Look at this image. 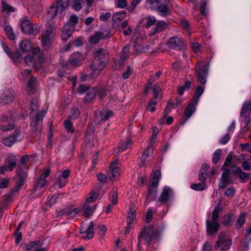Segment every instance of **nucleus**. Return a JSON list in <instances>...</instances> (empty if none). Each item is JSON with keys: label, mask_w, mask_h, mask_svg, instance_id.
<instances>
[{"label": "nucleus", "mask_w": 251, "mask_h": 251, "mask_svg": "<svg viewBox=\"0 0 251 251\" xmlns=\"http://www.w3.org/2000/svg\"><path fill=\"white\" fill-rule=\"evenodd\" d=\"M94 59L91 65V76L96 78L105 67L109 60V55L103 48H99L93 51Z\"/></svg>", "instance_id": "f257e3e1"}, {"label": "nucleus", "mask_w": 251, "mask_h": 251, "mask_svg": "<svg viewBox=\"0 0 251 251\" xmlns=\"http://www.w3.org/2000/svg\"><path fill=\"white\" fill-rule=\"evenodd\" d=\"M160 178L161 172L160 170H156L152 176H151L146 195V203L148 204L156 199L158 185Z\"/></svg>", "instance_id": "f03ea898"}, {"label": "nucleus", "mask_w": 251, "mask_h": 251, "mask_svg": "<svg viewBox=\"0 0 251 251\" xmlns=\"http://www.w3.org/2000/svg\"><path fill=\"white\" fill-rule=\"evenodd\" d=\"M46 114L45 111H41L36 115H30L31 133L33 137H40L42 129V121Z\"/></svg>", "instance_id": "7ed1b4c3"}, {"label": "nucleus", "mask_w": 251, "mask_h": 251, "mask_svg": "<svg viewBox=\"0 0 251 251\" xmlns=\"http://www.w3.org/2000/svg\"><path fill=\"white\" fill-rule=\"evenodd\" d=\"M146 3L151 9H156L163 17H167L170 14L171 10L166 0H147Z\"/></svg>", "instance_id": "20e7f679"}, {"label": "nucleus", "mask_w": 251, "mask_h": 251, "mask_svg": "<svg viewBox=\"0 0 251 251\" xmlns=\"http://www.w3.org/2000/svg\"><path fill=\"white\" fill-rule=\"evenodd\" d=\"M22 31L27 35H37L40 32V26L36 24H33L26 18L23 17L19 21Z\"/></svg>", "instance_id": "39448f33"}, {"label": "nucleus", "mask_w": 251, "mask_h": 251, "mask_svg": "<svg viewBox=\"0 0 251 251\" xmlns=\"http://www.w3.org/2000/svg\"><path fill=\"white\" fill-rule=\"evenodd\" d=\"M69 6V0H55L50 6L48 13L53 19L58 13L61 14Z\"/></svg>", "instance_id": "423d86ee"}, {"label": "nucleus", "mask_w": 251, "mask_h": 251, "mask_svg": "<svg viewBox=\"0 0 251 251\" xmlns=\"http://www.w3.org/2000/svg\"><path fill=\"white\" fill-rule=\"evenodd\" d=\"M28 176L27 171L23 169L21 167L17 168L16 170V184L11 190V193L18 192L24 185Z\"/></svg>", "instance_id": "0eeeda50"}, {"label": "nucleus", "mask_w": 251, "mask_h": 251, "mask_svg": "<svg viewBox=\"0 0 251 251\" xmlns=\"http://www.w3.org/2000/svg\"><path fill=\"white\" fill-rule=\"evenodd\" d=\"M156 235V232L153 228L150 226L145 227L139 233L138 238L140 240L143 239L148 244L153 240Z\"/></svg>", "instance_id": "6e6552de"}, {"label": "nucleus", "mask_w": 251, "mask_h": 251, "mask_svg": "<svg viewBox=\"0 0 251 251\" xmlns=\"http://www.w3.org/2000/svg\"><path fill=\"white\" fill-rule=\"evenodd\" d=\"M231 240L226 236L224 232L221 233L219 235L218 239L214 245V249L220 248L221 251L228 250L231 246Z\"/></svg>", "instance_id": "1a4fd4ad"}, {"label": "nucleus", "mask_w": 251, "mask_h": 251, "mask_svg": "<svg viewBox=\"0 0 251 251\" xmlns=\"http://www.w3.org/2000/svg\"><path fill=\"white\" fill-rule=\"evenodd\" d=\"M22 130L23 129L21 127H18L13 135L7 137L2 140V143L6 146H12L15 142L22 138Z\"/></svg>", "instance_id": "9d476101"}, {"label": "nucleus", "mask_w": 251, "mask_h": 251, "mask_svg": "<svg viewBox=\"0 0 251 251\" xmlns=\"http://www.w3.org/2000/svg\"><path fill=\"white\" fill-rule=\"evenodd\" d=\"M208 73V66L207 65L198 66V68L196 70V76L201 85H203L205 84Z\"/></svg>", "instance_id": "9b49d317"}, {"label": "nucleus", "mask_w": 251, "mask_h": 251, "mask_svg": "<svg viewBox=\"0 0 251 251\" xmlns=\"http://www.w3.org/2000/svg\"><path fill=\"white\" fill-rule=\"evenodd\" d=\"M15 97V94L12 89H5L1 96L0 101L3 104L11 103L13 101Z\"/></svg>", "instance_id": "f8f14e48"}, {"label": "nucleus", "mask_w": 251, "mask_h": 251, "mask_svg": "<svg viewBox=\"0 0 251 251\" xmlns=\"http://www.w3.org/2000/svg\"><path fill=\"white\" fill-rule=\"evenodd\" d=\"M222 170L223 172L220 178L219 188L220 189H224L227 186L228 183L232 184L233 182H231L229 180V169L222 167Z\"/></svg>", "instance_id": "ddd939ff"}, {"label": "nucleus", "mask_w": 251, "mask_h": 251, "mask_svg": "<svg viewBox=\"0 0 251 251\" xmlns=\"http://www.w3.org/2000/svg\"><path fill=\"white\" fill-rule=\"evenodd\" d=\"M181 101V98L179 97L176 98V103L175 104L172 98L170 99L167 102V107L163 112V116L161 118L162 121L165 120L167 117V116L171 112L170 108L175 109L176 107H178L180 105L179 103Z\"/></svg>", "instance_id": "4468645a"}, {"label": "nucleus", "mask_w": 251, "mask_h": 251, "mask_svg": "<svg viewBox=\"0 0 251 251\" xmlns=\"http://www.w3.org/2000/svg\"><path fill=\"white\" fill-rule=\"evenodd\" d=\"M112 36V34L109 32H107L105 34L104 32L98 31L95 32V33L89 37V41L91 44H97L100 41V39H106L110 38Z\"/></svg>", "instance_id": "2eb2a0df"}, {"label": "nucleus", "mask_w": 251, "mask_h": 251, "mask_svg": "<svg viewBox=\"0 0 251 251\" xmlns=\"http://www.w3.org/2000/svg\"><path fill=\"white\" fill-rule=\"evenodd\" d=\"M173 194V191L169 187L165 186L158 198L157 202H159L160 203H167L170 200Z\"/></svg>", "instance_id": "dca6fc26"}, {"label": "nucleus", "mask_w": 251, "mask_h": 251, "mask_svg": "<svg viewBox=\"0 0 251 251\" xmlns=\"http://www.w3.org/2000/svg\"><path fill=\"white\" fill-rule=\"evenodd\" d=\"M50 174V168H47L44 170V173L40 175L39 178L34 185V188L36 190L41 189L47 184V181L46 179Z\"/></svg>", "instance_id": "f3484780"}, {"label": "nucleus", "mask_w": 251, "mask_h": 251, "mask_svg": "<svg viewBox=\"0 0 251 251\" xmlns=\"http://www.w3.org/2000/svg\"><path fill=\"white\" fill-rule=\"evenodd\" d=\"M94 222L91 221L86 229H84L83 226H81L80 228V234H86V236L82 237L83 239L85 240L87 239L90 240L93 238L94 235Z\"/></svg>", "instance_id": "a211bd4d"}, {"label": "nucleus", "mask_w": 251, "mask_h": 251, "mask_svg": "<svg viewBox=\"0 0 251 251\" xmlns=\"http://www.w3.org/2000/svg\"><path fill=\"white\" fill-rule=\"evenodd\" d=\"M206 232L208 235H213L215 234L220 227V224L217 221L206 220Z\"/></svg>", "instance_id": "6ab92c4d"}, {"label": "nucleus", "mask_w": 251, "mask_h": 251, "mask_svg": "<svg viewBox=\"0 0 251 251\" xmlns=\"http://www.w3.org/2000/svg\"><path fill=\"white\" fill-rule=\"evenodd\" d=\"M52 30L51 28H49L45 30L43 33L42 38V43L43 46L47 47H50L52 43Z\"/></svg>", "instance_id": "aec40b11"}, {"label": "nucleus", "mask_w": 251, "mask_h": 251, "mask_svg": "<svg viewBox=\"0 0 251 251\" xmlns=\"http://www.w3.org/2000/svg\"><path fill=\"white\" fill-rule=\"evenodd\" d=\"M167 45L170 49L178 50L183 46V41L180 38L174 36L169 39Z\"/></svg>", "instance_id": "412c9836"}, {"label": "nucleus", "mask_w": 251, "mask_h": 251, "mask_svg": "<svg viewBox=\"0 0 251 251\" xmlns=\"http://www.w3.org/2000/svg\"><path fill=\"white\" fill-rule=\"evenodd\" d=\"M198 103H194L193 100H191V102L188 105L185 109L184 118V120L182 122L181 125H184L187 120L195 112L196 106Z\"/></svg>", "instance_id": "4be33fe9"}, {"label": "nucleus", "mask_w": 251, "mask_h": 251, "mask_svg": "<svg viewBox=\"0 0 251 251\" xmlns=\"http://www.w3.org/2000/svg\"><path fill=\"white\" fill-rule=\"evenodd\" d=\"M82 55L80 53L77 52L70 56L68 62L72 66L78 67L82 64Z\"/></svg>", "instance_id": "5701e85b"}, {"label": "nucleus", "mask_w": 251, "mask_h": 251, "mask_svg": "<svg viewBox=\"0 0 251 251\" xmlns=\"http://www.w3.org/2000/svg\"><path fill=\"white\" fill-rule=\"evenodd\" d=\"M251 97L249 101H245L241 108L240 116L244 118L249 117H251Z\"/></svg>", "instance_id": "b1692460"}, {"label": "nucleus", "mask_w": 251, "mask_h": 251, "mask_svg": "<svg viewBox=\"0 0 251 251\" xmlns=\"http://www.w3.org/2000/svg\"><path fill=\"white\" fill-rule=\"evenodd\" d=\"M73 27H70L68 25H65L62 29L61 33V37L63 41H67L72 36L74 31Z\"/></svg>", "instance_id": "393cba45"}, {"label": "nucleus", "mask_w": 251, "mask_h": 251, "mask_svg": "<svg viewBox=\"0 0 251 251\" xmlns=\"http://www.w3.org/2000/svg\"><path fill=\"white\" fill-rule=\"evenodd\" d=\"M97 90L95 88H92L87 92L84 99L83 101L85 103L88 104L94 100L97 95Z\"/></svg>", "instance_id": "a878e982"}, {"label": "nucleus", "mask_w": 251, "mask_h": 251, "mask_svg": "<svg viewBox=\"0 0 251 251\" xmlns=\"http://www.w3.org/2000/svg\"><path fill=\"white\" fill-rule=\"evenodd\" d=\"M19 47L23 52H28L31 49V43L28 39H25L20 42Z\"/></svg>", "instance_id": "bb28decb"}, {"label": "nucleus", "mask_w": 251, "mask_h": 251, "mask_svg": "<svg viewBox=\"0 0 251 251\" xmlns=\"http://www.w3.org/2000/svg\"><path fill=\"white\" fill-rule=\"evenodd\" d=\"M27 88L30 94H34L36 90V78L32 76L28 81Z\"/></svg>", "instance_id": "cd10ccee"}, {"label": "nucleus", "mask_w": 251, "mask_h": 251, "mask_svg": "<svg viewBox=\"0 0 251 251\" xmlns=\"http://www.w3.org/2000/svg\"><path fill=\"white\" fill-rule=\"evenodd\" d=\"M234 218L232 214L228 213L224 215L222 219V223L226 226H229L233 224Z\"/></svg>", "instance_id": "c85d7f7f"}, {"label": "nucleus", "mask_w": 251, "mask_h": 251, "mask_svg": "<svg viewBox=\"0 0 251 251\" xmlns=\"http://www.w3.org/2000/svg\"><path fill=\"white\" fill-rule=\"evenodd\" d=\"M96 205H93V207L90 206L88 203H85L83 207V215L85 217H90L96 209Z\"/></svg>", "instance_id": "c756f323"}, {"label": "nucleus", "mask_w": 251, "mask_h": 251, "mask_svg": "<svg viewBox=\"0 0 251 251\" xmlns=\"http://www.w3.org/2000/svg\"><path fill=\"white\" fill-rule=\"evenodd\" d=\"M4 165L9 171L12 172L17 165L16 159L14 157H8L5 160Z\"/></svg>", "instance_id": "7c9ffc66"}, {"label": "nucleus", "mask_w": 251, "mask_h": 251, "mask_svg": "<svg viewBox=\"0 0 251 251\" xmlns=\"http://www.w3.org/2000/svg\"><path fill=\"white\" fill-rule=\"evenodd\" d=\"M144 22H146L145 24V27L147 28H149L155 24L156 20L154 16H150L147 18H143L140 22V24Z\"/></svg>", "instance_id": "2f4dec72"}, {"label": "nucleus", "mask_w": 251, "mask_h": 251, "mask_svg": "<svg viewBox=\"0 0 251 251\" xmlns=\"http://www.w3.org/2000/svg\"><path fill=\"white\" fill-rule=\"evenodd\" d=\"M204 87L202 85H198L196 88L195 94L193 97L192 100L194 103H198L200 97L204 92Z\"/></svg>", "instance_id": "473e14b6"}, {"label": "nucleus", "mask_w": 251, "mask_h": 251, "mask_svg": "<svg viewBox=\"0 0 251 251\" xmlns=\"http://www.w3.org/2000/svg\"><path fill=\"white\" fill-rule=\"evenodd\" d=\"M1 10L2 12H6L7 13L13 12L16 11V8L8 4H7L4 0L1 1Z\"/></svg>", "instance_id": "72a5a7b5"}, {"label": "nucleus", "mask_w": 251, "mask_h": 251, "mask_svg": "<svg viewBox=\"0 0 251 251\" xmlns=\"http://www.w3.org/2000/svg\"><path fill=\"white\" fill-rule=\"evenodd\" d=\"M167 26V24L163 21H158L154 29L153 34H155L161 32L163 30H164L166 27Z\"/></svg>", "instance_id": "f704fd0d"}, {"label": "nucleus", "mask_w": 251, "mask_h": 251, "mask_svg": "<svg viewBox=\"0 0 251 251\" xmlns=\"http://www.w3.org/2000/svg\"><path fill=\"white\" fill-rule=\"evenodd\" d=\"M78 23V17L75 14L72 15L67 21L66 25H68L70 27H73L75 29V26Z\"/></svg>", "instance_id": "c9c22d12"}, {"label": "nucleus", "mask_w": 251, "mask_h": 251, "mask_svg": "<svg viewBox=\"0 0 251 251\" xmlns=\"http://www.w3.org/2000/svg\"><path fill=\"white\" fill-rule=\"evenodd\" d=\"M153 153V149L151 147H149L146 151H145L141 158L142 165L145 164L147 158L151 156Z\"/></svg>", "instance_id": "e433bc0d"}, {"label": "nucleus", "mask_w": 251, "mask_h": 251, "mask_svg": "<svg viewBox=\"0 0 251 251\" xmlns=\"http://www.w3.org/2000/svg\"><path fill=\"white\" fill-rule=\"evenodd\" d=\"M34 53L35 54H39L38 56V60L40 62H43L45 61L46 59L48 57L47 52V51H41L40 48H35L33 50Z\"/></svg>", "instance_id": "4c0bfd02"}, {"label": "nucleus", "mask_w": 251, "mask_h": 251, "mask_svg": "<svg viewBox=\"0 0 251 251\" xmlns=\"http://www.w3.org/2000/svg\"><path fill=\"white\" fill-rule=\"evenodd\" d=\"M132 144V140L130 138H127L126 140L122 142L119 146V150L123 152L128 149Z\"/></svg>", "instance_id": "58836bf2"}, {"label": "nucleus", "mask_w": 251, "mask_h": 251, "mask_svg": "<svg viewBox=\"0 0 251 251\" xmlns=\"http://www.w3.org/2000/svg\"><path fill=\"white\" fill-rule=\"evenodd\" d=\"M8 56L15 64L20 63L21 61V54L19 51L12 52Z\"/></svg>", "instance_id": "ea45409f"}, {"label": "nucleus", "mask_w": 251, "mask_h": 251, "mask_svg": "<svg viewBox=\"0 0 251 251\" xmlns=\"http://www.w3.org/2000/svg\"><path fill=\"white\" fill-rule=\"evenodd\" d=\"M243 123L245 125L241 130L242 133L247 132L250 130V128H251V117H247L244 118Z\"/></svg>", "instance_id": "a19ab883"}, {"label": "nucleus", "mask_w": 251, "mask_h": 251, "mask_svg": "<svg viewBox=\"0 0 251 251\" xmlns=\"http://www.w3.org/2000/svg\"><path fill=\"white\" fill-rule=\"evenodd\" d=\"M40 246L39 241H32L27 245L26 250L27 251H36Z\"/></svg>", "instance_id": "79ce46f5"}, {"label": "nucleus", "mask_w": 251, "mask_h": 251, "mask_svg": "<svg viewBox=\"0 0 251 251\" xmlns=\"http://www.w3.org/2000/svg\"><path fill=\"white\" fill-rule=\"evenodd\" d=\"M126 12H117L113 15L112 19L114 22H120L126 17Z\"/></svg>", "instance_id": "37998d69"}, {"label": "nucleus", "mask_w": 251, "mask_h": 251, "mask_svg": "<svg viewBox=\"0 0 251 251\" xmlns=\"http://www.w3.org/2000/svg\"><path fill=\"white\" fill-rule=\"evenodd\" d=\"M222 211V208L219 204L215 207L212 214L211 221H217L219 219V212Z\"/></svg>", "instance_id": "c03bdc74"}, {"label": "nucleus", "mask_w": 251, "mask_h": 251, "mask_svg": "<svg viewBox=\"0 0 251 251\" xmlns=\"http://www.w3.org/2000/svg\"><path fill=\"white\" fill-rule=\"evenodd\" d=\"M5 33L9 40L15 39V35L12 27L10 25H6L4 28Z\"/></svg>", "instance_id": "a18cd8bd"}, {"label": "nucleus", "mask_w": 251, "mask_h": 251, "mask_svg": "<svg viewBox=\"0 0 251 251\" xmlns=\"http://www.w3.org/2000/svg\"><path fill=\"white\" fill-rule=\"evenodd\" d=\"M246 214L244 213H241L238 217L235 226L237 228H240L245 222Z\"/></svg>", "instance_id": "49530a36"}, {"label": "nucleus", "mask_w": 251, "mask_h": 251, "mask_svg": "<svg viewBox=\"0 0 251 251\" xmlns=\"http://www.w3.org/2000/svg\"><path fill=\"white\" fill-rule=\"evenodd\" d=\"M113 114V111L109 110L107 112L101 111L100 112V116L101 120L106 121Z\"/></svg>", "instance_id": "de8ad7c7"}, {"label": "nucleus", "mask_w": 251, "mask_h": 251, "mask_svg": "<svg viewBox=\"0 0 251 251\" xmlns=\"http://www.w3.org/2000/svg\"><path fill=\"white\" fill-rule=\"evenodd\" d=\"M234 173L235 175H238L239 178L242 180H244L247 178L249 176V174L243 172L242 170L238 168L235 170Z\"/></svg>", "instance_id": "09e8293b"}, {"label": "nucleus", "mask_w": 251, "mask_h": 251, "mask_svg": "<svg viewBox=\"0 0 251 251\" xmlns=\"http://www.w3.org/2000/svg\"><path fill=\"white\" fill-rule=\"evenodd\" d=\"M153 98L157 99L160 97V93L161 92V88L159 84H155L153 85L152 88Z\"/></svg>", "instance_id": "8fccbe9b"}, {"label": "nucleus", "mask_w": 251, "mask_h": 251, "mask_svg": "<svg viewBox=\"0 0 251 251\" xmlns=\"http://www.w3.org/2000/svg\"><path fill=\"white\" fill-rule=\"evenodd\" d=\"M64 126L66 130L71 133H73L75 131V129L73 127V124L70 120H67L64 122Z\"/></svg>", "instance_id": "3c124183"}, {"label": "nucleus", "mask_w": 251, "mask_h": 251, "mask_svg": "<svg viewBox=\"0 0 251 251\" xmlns=\"http://www.w3.org/2000/svg\"><path fill=\"white\" fill-rule=\"evenodd\" d=\"M222 153L221 149H217L213 154L212 162L214 164L217 163L220 160V157Z\"/></svg>", "instance_id": "603ef678"}, {"label": "nucleus", "mask_w": 251, "mask_h": 251, "mask_svg": "<svg viewBox=\"0 0 251 251\" xmlns=\"http://www.w3.org/2000/svg\"><path fill=\"white\" fill-rule=\"evenodd\" d=\"M206 185L205 182H200L198 184L194 183L192 184L191 187L192 189L197 191L203 190L205 188Z\"/></svg>", "instance_id": "864d4df0"}, {"label": "nucleus", "mask_w": 251, "mask_h": 251, "mask_svg": "<svg viewBox=\"0 0 251 251\" xmlns=\"http://www.w3.org/2000/svg\"><path fill=\"white\" fill-rule=\"evenodd\" d=\"M79 211L80 209L78 208H75L72 210H69L67 208V217L69 218H75Z\"/></svg>", "instance_id": "5fc2aeb1"}, {"label": "nucleus", "mask_w": 251, "mask_h": 251, "mask_svg": "<svg viewBox=\"0 0 251 251\" xmlns=\"http://www.w3.org/2000/svg\"><path fill=\"white\" fill-rule=\"evenodd\" d=\"M90 88V86L89 85L80 84L76 89V91L80 94H83L86 93Z\"/></svg>", "instance_id": "6e6d98bb"}, {"label": "nucleus", "mask_w": 251, "mask_h": 251, "mask_svg": "<svg viewBox=\"0 0 251 251\" xmlns=\"http://www.w3.org/2000/svg\"><path fill=\"white\" fill-rule=\"evenodd\" d=\"M159 130L157 127L154 126L152 128V135L151 139V144L152 145L155 142V140L157 138V136Z\"/></svg>", "instance_id": "4d7b16f0"}, {"label": "nucleus", "mask_w": 251, "mask_h": 251, "mask_svg": "<svg viewBox=\"0 0 251 251\" xmlns=\"http://www.w3.org/2000/svg\"><path fill=\"white\" fill-rule=\"evenodd\" d=\"M99 194L95 192H92L89 194V196L86 199V201L87 202H92L94 201L98 198Z\"/></svg>", "instance_id": "13d9d810"}, {"label": "nucleus", "mask_w": 251, "mask_h": 251, "mask_svg": "<svg viewBox=\"0 0 251 251\" xmlns=\"http://www.w3.org/2000/svg\"><path fill=\"white\" fill-rule=\"evenodd\" d=\"M15 127V125L12 123L9 124L7 125H0V130L2 131H9Z\"/></svg>", "instance_id": "bf43d9fd"}, {"label": "nucleus", "mask_w": 251, "mask_h": 251, "mask_svg": "<svg viewBox=\"0 0 251 251\" xmlns=\"http://www.w3.org/2000/svg\"><path fill=\"white\" fill-rule=\"evenodd\" d=\"M154 77L153 75H151L150 77V78L148 80V83H147V84L146 85V88L144 90L145 94H147L149 92V90L151 88V86L152 84L153 83V82H154Z\"/></svg>", "instance_id": "052dcab7"}, {"label": "nucleus", "mask_w": 251, "mask_h": 251, "mask_svg": "<svg viewBox=\"0 0 251 251\" xmlns=\"http://www.w3.org/2000/svg\"><path fill=\"white\" fill-rule=\"evenodd\" d=\"M141 0H132L127 9L130 12H133L137 5L139 3Z\"/></svg>", "instance_id": "680f3d73"}, {"label": "nucleus", "mask_w": 251, "mask_h": 251, "mask_svg": "<svg viewBox=\"0 0 251 251\" xmlns=\"http://www.w3.org/2000/svg\"><path fill=\"white\" fill-rule=\"evenodd\" d=\"M110 171L111 172L112 176H110V180L115 177L116 175L118 174L120 171V169L118 167H113V165H110Z\"/></svg>", "instance_id": "e2e57ef3"}, {"label": "nucleus", "mask_w": 251, "mask_h": 251, "mask_svg": "<svg viewBox=\"0 0 251 251\" xmlns=\"http://www.w3.org/2000/svg\"><path fill=\"white\" fill-rule=\"evenodd\" d=\"M73 7L76 11H79L81 8L82 5L81 3V0H73Z\"/></svg>", "instance_id": "0e129e2a"}, {"label": "nucleus", "mask_w": 251, "mask_h": 251, "mask_svg": "<svg viewBox=\"0 0 251 251\" xmlns=\"http://www.w3.org/2000/svg\"><path fill=\"white\" fill-rule=\"evenodd\" d=\"M135 218V214L134 212H131V211L128 212L127 218V223L128 225H131L133 221L134 218Z\"/></svg>", "instance_id": "69168bd1"}, {"label": "nucleus", "mask_w": 251, "mask_h": 251, "mask_svg": "<svg viewBox=\"0 0 251 251\" xmlns=\"http://www.w3.org/2000/svg\"><path fill=\"white\" fill-rule=\"evenodd\" d=\"M112 203L116 205L118 203V192L114 191L111 192V194Z\"/></svg>", "instance_id": "338daca9"}, {"label": "nucleus", "mask_w": 251, "mask_h": 251, "mask_svg": "<svg viewBox=\"0 0 251 251\" xmlns=\"http://www.w3.org/2000/svg\"><path fill=\"white\" fill-rule=\"evenodd\" d=\"M129 45H126V46H124L122 50L121 53H122V57L125 59L127 53L129 52Z\"/></svg>", "instance_id": "774afa93"}]
</instances>
